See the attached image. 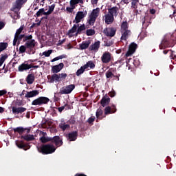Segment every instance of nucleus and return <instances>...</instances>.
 Wrapping results in <instances>:
<instances>
[{
  "mask_svg": "<svg viewBox=\"0 0 176 176\" xmlns=\"http://www.w3.org/2000/svg\"><path fill=\"white\" fill-rule=\"evenodd\" d=\"M38 151L43 155H49L56 152V147L52 144H47L38 147Z\"/></svg>",
  "mask_w": 176,
  "mask_h": 176,
  "instance_id": "f257e3e1",
  "label": "nucleus"
},
{
  "mask_svg": "<svg viewBox=\"0 0 176 176\" xmlns=\"http://www.w3.org/2000/svg\"><path fill=\"white\" fill-rule=\"evenodd\" d=\"M121 34H122V36H121L122 41H126V39H127V38L131 34L130 30H129V25L126 21L123 22L121 24Z\"/></svg>",
  "mask_w": 176,
  "mask_h": 176,
  "instance_id": "f03ea898",
  "label": "nucleus"
},
{
  "mask_svg": "<svg viewBox=\"0 0 176 176\" xmlns=\"http://www.w3.org/2000/svg\"><path fill=\"white\" fill-rule=\"evenodd\" d=\"M75 89V85L72 84L69 85L64 86L60 89L59 94H71Z\"/></svg>",
  "mask_w": 176,
  "mask_h": 176,
  "instance_id": "7ed1b4c3",
  "label": "nucleus"
},
{
  "mask_svg": "<svg viewBox=\"0 0 176 176\" xmlns=\"http://www.w3.org/2000/svg\"><path fill=\"white\" fill-rule=\"evenodd\" d=\"M67 78V74L62 73L59 74H53L50 80V83H54V82H61L63 79Z\"/></svg>",
  "mask_w": 176,
  "mask_h": 176,
  "instance_id": "20e7f679",
  "label": "nucleus"
},
{
  "mask_svg": "<svg viewBox=\"0 0 176 176\" xmlns=\"http://www.w3.org/2000/svg\"><path fill=\"white\" fill-rule=\"evenodd\" d=\"M98 14H100V9L98 8L93 10L92 12L89 16V19L88 21L90 25H93V24H94V22L96 21V19L98 17Z\"/></svg>",
  "mask_w": 176,
  "mask_h": 176,
  "instance_id": "39448f33",
  "label": "nucleus"
},
{
  "mask_svg": "<svg viewBox=\"0 0 176 176\" xmlns=\"http://www.w3.org/2000/svg\"><path fill=\"white\" fill-rule=\"evenodd\" d=\"M87 16V11H78L75 16V19L74 20L73 23H76V24H78V23H80L85 17Z\"/></svg>",
  "mask_w": 176,
  "mask_h": 176,
  "instance_id": "423d86ee",
  "label": "nucleus"
},
{
  "mask_svg": "<svg viewBox=\"0 0 176 176\" xmlns=\"http://www.w3.org/2000/svg\"><path fill=\"white\" fill-rule=\"evenodd\" d=\"M23 30H24V25H21L20 27V28H19L16 30V32L15 33L14 41H13L14 46H16V45L17 43V41H21V39H23V38L24 37V35H20V34H21V32Z\"/></svg>",
  "mask_w": 176,
  "mask_h": 176,
  "instance_id": "0eeeda50",
  "label": "nucleus"
},
{
  "mask_svg": "<svg viewBox=\"0 0 176 176\" xmlns=\"http://www.w3.org/2000/svg\"><path fill=\"white\" fill-rule=\"evenodd\" d=\"M50 100L46 97H39L32 101V104L33 105H42L43 104H47Z\"/></svg>",
  "mask_w": 176,
  "mask_h": 176,
  "instance_id": "6e6552de",
  "label": "nucleus"
},
{
  "mask_svg": "<svg viewBox=\"0 0 176 176\" xmlns=\"http://www.w3.org/2000/svg\"><path fill=\"white\" fill-rule=\"evenodd\" d=\"M25 2H27V0H16L12 8V12L20 10L21 6H23V3H25Z\"/></svg>",
  "mask_w": 176,
  "mask_h": 176,
  "instance_id": "1a4fd4ad",
  "label": "nucleus"
},
{
  "mask_svg": "<svg viewBox=\"0 0 176 176\" xmlns=\"http://www.w3.org/2000/svg\"><path fill=\"white\" fill-rule=\"evenodd\" d=\"M135 49H137V44L133 43L129 45V50L126 54V57H129V56H131V54H134V52H135Z\"/></svg>",
  "mask_w": 176,
  "mask_h": 176,
  "instance_id": "9d476101",
  "label": "nucleus"
},
{
  "mask_svg": "<svg viewBox=\"0 0 176 176\" xmlns=\"http://www.w3.org/2000/svg\"><path fill=\"white\" fill-rule=\"evenodd\" d=\"M63 68H64V63H61L57 65L53 66L52 68V72L54 74H58V72H60V71H61L63 69Z\"/></svg>",
  "mask_w": 176,
  "mask_h": 176,
  "instance_id": "9b49d317",
  "label": "nucleus"
},
{
  "mask_svg": "<svg viewBox=\"0 0 176 176\" xmlns=\"http://www.w3.org/2000/svg\"><path fill=\"white\" fill-rule=\"evenodd\" d=\"M101 60L105 64H107V63H109V61H111V53L108 52L103 53Z\"/></svg>",
  "mask_w": 176,
  "mask_h": 176,
  "instance_id": "f8f14e48",
  "label": "nucleus"
},
{
  "mask_svg": "<svg viewBox=\"0 0 176 176\" xmlns=\"http://www.w3.org/2000/svg\"><path fill=\"white\" fill-rule=\"evenodd\" d=\"M104 32L107 36H114L115 34H116V29L115 28H111L104 30Z\"/></svg>",
  "mask_w": 176,
  "mask_h": 176,
  "instance_id": "ddd939ff",
  "label": "nucleus"
},
{
  "mask_svg": "<svg viewBox=\"0 0 176 176\" xmlns=\"http://www.w3.org/2000/svg\"><path fill=\"white\" fill-rule=\"evenodd\" d=\"M103 19H104L106 24H112V23H113V16L111 15V14H106Z\"/></svg>",
  "mask_w": 176,
  "mask_h": 176,
  "instance_id": "4468645a",
  "label": "nucleus"
},
{
  "mask_svg": "<svg viewBox=\"0 0 176 176\" xmlns=\"http://www.w3.org/2000/svg\"><path fill=\"white\" fill-rule=\"evenodd\" d=\"M40 135H41L40 141H41V142H43V144L49 142V141H52V138H47V135L45 132H41Z\"/></svg>",
  "mask_w": 176,
  "mask_h": 176,
  "instance_id": "2eb2a0df",
  "label": "nucleus"
},
{
  "mask_svg": "<svg viewBox=\"0 0 176 176\" xmlns=\"http://www.w3.org/2000/svg\"><path fill=\"white\" fill-rule=\"evenodd\" d=\"M30 68H32V65L23 63L19 66L18 69L20 72H23L24 71H27V69H30Z\"/></svg>",
  "mask_w": 176,
  "mask_h": 176,
  "instance_id": "dca6fc26",
  "label": "nucleus"
},
{
  "mask_svg": "<svg viewBox=\"0 0 176 176\" xmlns=\"http://www.w3.org/2000/svg\"><path fill=\"white\" fill-rule=\"evenodd\" d=\"M39 94V91L38 90H33L31 91H28L25 94L26 98H32V97H36Z\"/></svg>",
  "mask_w": 176,
  "mask_h": 176,
  "instance_id": "f3484780",
  "label": "nucleus"
},
{
  "mask_svg": "<svg viewBox=\"0 0 176 176\" xmlns=\"http://www.w3.org/2000/svg\"><path fill=\"white\" fill-rule=\"evenodd\" d=\"M100 41H96L94 44H92L89 47V50H91L92 52H98V50L100 49Z\"/></svg>",
  "mask_w": 176,
  "mask_h": 176,
  "instance_id": "a211bd4d",
  "label": "nucleus"
},
{
  "mask_svg": "<svg viewBox=\"0 0 176 176\" xmlns=\"http://www.w3.org/2000/svg\"><path fill=\"white\" fill-rule=\"evenodd\" d=\"M27 109L25 107H12V113H23V112H25Z\"/></svg>",
  "mask_w": 176,
  "mask_h": 176,
  "instance_id": "6ab92c4d",
  "label": "nucleus"
},
{
  "mask_svg": "<svg viewBox=\"0 0 176 176\" xmlns=\"http://www.w3.org/2000/svg\"><path fill=\"white\" fill-rule=\"evenodd\" d=\"M76 30H77V26H76V25H74L72 27V28L70 30H69L68 35H69V38H71L75 35H78V31H76Z\"/></svg>",
  "mask_w": 176,
  "mask_h": 176,
  "instance_id": "aec40b11",
  "label": "nucleus"
},
{
  "mask_svg": "<svg viewBox=\"0 0 176 176\" xmlns=\"http://www.w3.org/2000/svg\"><path fill=\"white\" fill-rule=\"evenodd\" d=\"M110 101L111 99L109 98V97H108V96H105L101 100V105L102 107H107V105L109 104Z\"/></svg>",
  "mask_w": 176,
  "mask_h": 176,
  "instance_id": "412c9836",
  "label": "nucleus"
},
{
  "mask_svg": "<svg viewBox=\"0 0 176 176\" xmlns=\"http://www.w3.org/2000/svg\"><path fill=\"white\" fill-rule=\"evenodd\" d=\"M34 80H35V76H34V74H29L26 78L28 85H32Z\"/></svg>",
  "mask_w": 176,
  "mask_h": 176,
  "instance_id": "4be33fe9",
  "label": "nucleus"
},
{
  "mask_svg": "<svg viewBox=\"0 0 176 176\" xmlns=\"http://www.w3.org/2000/svg\"><path fill=\"white\" fill-rule=\"evenodd\" d=\"M53 141L56 146H61L63 145V140H60L58 136L54 137Z\"/></svg>",
  "mask_w": 176,
  "mask_h": 176,
  "instance_id": "5701e85b",
  "label": "nucleus"
},
{
  "mask_svg": "<svg viewBox=\"0 0 176 176\" xmlns=\"http://www.w3.org/2000/svg\"><path fill=\"white\" fill-rule=\"evenodd\" d=\"M53 141L56 146H61L63 145V140H60L58 136L54 137Z\"/></svg>",
  "mask_w": 176,
  "mask_h": 176,
  "instance_id": "b1692460",
  "label": "nucleus"
},
{
  "mask_svg": "<svg viewBox=\"0 0 176 176\" xmlns=\"http://www.w3.org/2000/svg\"><path fill=\"white\" fill-rule=\"evenodd\" d=\"M80 50H85V49H87L89 46H90V41H83L81 44L79 45Z\"/></svg>",
  "mask_w": 176,
  "mask_h": 176,
  "instance_id": "393cba45",
  "label": "nucleus"
},
{
  "mask_svg": "<svg viewBox=\"0 0 176 176\" xmlns=\"http://www.w3.org/2000/svg\"><path fill=\"white\" fill-rule=\"evenodd\" d=\"M25 46L28 49H32L33 47H35V40H28L25 43Z\"/></svg>",
  "mask_w": 176,
  "mask_h": 176,
  "instance_id": "a878e982",
  "label": "nucleus"
},
{
  "mask_svg": "<svg viewBox=\"0 0 176 176\" xmlns=\"http://www.w3.org/2000/svg\"><path fill=\"white\" fill-rule=\"evenodd\" d=\"M109 14H111V16H118V8L113 7L112 8L109 9Z\"/></svg>",
  "mask_w": 176,
  "mask_h": 176,
  "instance_id": "bb28decb",
  "label": "nucleus"
},
{
  "mask_svg": "<svg viewBox=\"0 0 176 176\" xmlns=\"http://www.w3.org/2000/svg\"><path fill=\"white\" fill-rule=\"evenodd\" d=\"M83 67L85 69H91V68H94L96 65H94V63L89 61Z\"/></svg>",
  "mask_w": 176,
  "mask_h": 176,
  "instance_id": "cd10ccee",
  "label": "nucleus"
},
{
  "mask_svg": "<svg viewBox=\"0 0 176 176\" xmlns=\"http://www.w3.org/2000/svg\"><path fill=\"white\" fill-rule=\"evenodd\" d=\"M70 6H74L76 8L78 3H83V0H70Z\"/></svg>",
  "mask_w": 176,
  "mask_h": 176,
  "instance_id": "c85d7f7f",
  "label": "nucleus"
},
{
  "mask_svg": "<svg viewBox=\"0 0 176 176\" xmlns=\"http://www.w3.org/2000/svg\"><path fill=\"white\" fill-rule=\"evenodd\" d=\"M22 138L25 141H34L35 140V138L34 137L33 135H26L22 136Z\"/></svg>",
  "mask_w": 176,
  "mask_h": 176,
  "instance_id": "c756f323",
  "label": "nucleus"
},
{
  "mask_svg": "<svg viewBox=\"0 0 176 176\" xmlns=\"http://www.w3.org/2000/svg\"><path fill=\"white\" fill-rule=\"evenodd\" d=\"M77 135H78V133L76 131L69 133V141H75V140H76Z\"/></svg>",
  "mask_w": 176,
  "mask_h": 176,
  "instance_id": "7c9ffc66",
  "label": "nucleus"
},
{
  "mask_svg": "<svg viewBox=\"0 0 176 176\" xmlns=\"http://www.w3.org/2000/svg\"><path fill=\"white\" fill-rule=\"evenodd\" d=\"M8 59V54H1L0 57V67H2L3 63Z\"/></svg>",
  "mask_w": 176,
  "mask_h": 176,
  "instance_id": "2f4dec72",
  "label": "nucleus"
},
{
  "mask_svg": "<svg viewBox=\"0 0 176 176\" xmlns=\"http://www.w3.org/2000/svg\"><path fill=\"white\" fill-rule=\"evenodd\" d=\"M54 8H56V4L54 3L52 4L51 6H49V10L47 12V13H45V14H47V16H49V14H52V13H53V11L54 10Z\"/></svg>",
  "mask_w": 176,
  "mask_h": 176,
  "instance_id": "473e14b6",
  "label": "nucleus"
},
{
  "mask_svg": "<svg viewBox=\"0 0 176 176\" xmlns=\"http://www.w3.org/2000/svg\"><path fill=\"white\" fill-rule=\"evenodd\" d=\"M59 127L65 131V130H67V129H69V125L68 124H65L64 122H62L59 124Z\"/></svg>",
  "mask_w": 176,
  "mask_h": 176,
  "instance_id": "72a5a7b5",
  "label": "nucleus"
},
{
  "mask_svg": "<svg viewBox=\"0 0 176 176\" xmlns=\"http://www.w3.org/2000/svg\"><path fill=\"white\" fill-rule=\"evenodd\" d=\"M47 12H45V9L41 8L36 12V16L39 17V16H41V14H43L44 16H47Z\"/></svg>",
  "mask_w": 176,
  "mask_h": 176,
  "instance_id": "f704fd0d",
  "label": "nucleus"
},
{
  "mask_svg": "<svg viewBox=\"0 0 176 176\" xmlns=\"http://www.w3.org/2000/svg\"><path fill=\"white\" fill-rule=\"evenodd\" d=\"M6 47H8L7 43H0V53L1 52H3Z\"/></svg>",
  "mask_w": 176,
  "mask_h": 176,
  "instance_id": "c9c22d12",
  "label": "nucleus"
},
{
  "mask_svg": "<svg viewBox=\"0 0 176 176\" xmlns=\"http://www.w3.org/2000/svg\"><path fill=\"white\" fill-rule=\"evenodd\" d=\"M85 69H85L84 66H82L78 70H77L76 76H79L80 75H82V74H83V72H85Z\"/></svg>",
  "mask_w": 176,
  "mask_h": 176,
  "instance_id": "e433bc0d",
  "label": "nucleus"
},
{
  "mask_svg": "<svg viewBox=\"0 0 176 176\" xmlns=\"http://www.w3.org/2000/svg\"><path fill=\"white\" fill-rule=\"evenodd\" d=\"M52 53H53V50H50L48 51L43 52L42 56H45V57H49L50 54H52Z\"/></svg>",
  "mask_w": 176,
  "mask_h": 176,
  "instance_id": "4c0bfd02",
  "label": "nucleus"
},
{
  "mask_svg": "<svg viewBox=\"0 0 176 176\" xmlns=\"http://www.w3.org/2000/svg\"><path fill=\"white\" fill-rule=\"evenodd\" d=\"M85 30H86V26L85 25V24L81 25L80 27H78V30H77V32L78 34H80L81 31H85Z\"/></svg>",
  "mask_w": 176,
  "mask_h": 176,
  "instance_id": "58836bf2",
  "label": "nucleus"
},
{
  "mask_svg": "<svg viewBox=\"0 0 176 176\" xmlns=\"http://www.w3.org/2000/svg\"><path fill=\"white\" fill-rule=\"evenodd\" d=\"M94 34H96L94 30L89 29L87 30V35L88 36H91V35H94Z\"/></svg>",
  "mask_w": 176,
  "mask_h": 176,
  "instance_id": "ea45409f",
  "label": "nucleus"
},
{
  "mask_svg": "<svg viewBox=\"0 0 176 176\" xmlns=\"http://www.w3.org/2000/svg\"><path fill=\"white\" fill-rule=\"evenodd\" d=\"M16 146H18V148H20L21 149L24 148V146H25L24 143L21 141V142H16Z\"/></svg>",
  "mask_w": 176,
  "mask_h": 176,
  "instance_id": "a19ab883",
  "label": "nucleus"
},
{
  "mask_svg": "<svg viewBox=\"0 0 176 176\" xmlns=\"http://www.w3.org/2000/svg\"><path fill=\"white\" fill-rule=\"evenodd\" d=\"M112 111L111 110V107H107L104 109V113L105 115H109V113H111Z\"/></svg>",
  "mask_w": 176,
  "mask_h": 176,
  "instance_id": "79ce46f5",
  "label": "nucleus"
},
{
  "mask_svg": "<svg viewBox=\"0 0 176 176\" xmlns=\"http://www.w3.org/2000/svg\"><path fill=\"white\" fill-rule=\"evenodd\" d=\"M140 0H133L132 1V8L133 9H137V4L138 3Z\"/></svg>",
  "mask_w": 176,
  "mask_h": 176,
  "instance_id": "37998d69",
  "label": "nucleus"
},
{
  "mask_svg": "<svg viewBox=\"0 0 176 176\" xmlns=\"http://www.w3.org/2000/svg\"><path fill=\"white\" fill-rule=\"evenodd\" d=\"M14 131L21 133L24 131V129L22 127H17L14 129Z\"/></svg>",
  "mask_w": 176,
  "mask_h": 176,
  "instance_id": "c03bdc74",
  "label": "nucleus"
},
{
  "mask_svg": "<svg viewBox=\"0 0 176 176\" xmlns=\"http://www.w3.org/2000/svg\"><path fill=\"white\" fill-rule=\"evenodd\" d=\"M25 50H27V47L25 45H21L19 47V52L21 53H25Z\"/></svg>",
  "mask_w": 176,
  "mask_h": 176,
  "instance_id": "a18cd8bd",
  "label": "nucleus"
},
{
  "mask_svg": "<svg viewBox=\"0 0 176 176\" xmlns=\"http://www.w3.org/2000/svg\"><path fill=\"white\" fill-rule=\"evenodd\" d=\"M62 58H64V56H57V57L53 58L51 60V62L54 63V61H58V60H62Z\"/></svg>",
  "mask_w": 176,
  "mask_h": 176,
  "instance_id": "49530a36",
  "label": "nucleus"
},
{
  "mask_svg": "<svg viewBox=\"0 0 176 176\" xmlns=\"http://www.w3.org/2000/svg\"><path fill=\"white\" fill-rule=\"evenodd\" d=\"M102 115V110L101 109H98L96 111V118H100Z\"/></svg>",
  "mask_w": 176,
  "mask_h": 176,
  "instance_id": "de8ad7c7",
  "label": "nucleus"
},
{
  "mask_svg": "<svg viewBox=\"0 0 176 176\" xmlns=\"http://www.w3.org/2000/svg\"><path fill=\"white\" fill-rule=\"evenodd\" d=\"M74 9H75V7L73 6H70V7L66 8V10L67 12H69V13H72V12L74 11Z\"/></svg>",
  "mask_w": 176,
  "mask_h": 176,
  "instance_id": "09e8293b",
  "label": "nucleus"
},
{
  "mask_svg": "<svg viewBox=\"0 0 176 176\" xmlns=\"http://www.w3.org/2000/svg\"><path fill=\"white\" fill-rule=\"evenodd\" d=\"M106 76L107 78H112V76H113V74L111 72H107Z\"/></svg>",
  "mask_w": 176,
  "mask_h": 176,
  "instance_id": "8fccbe9b",
  "label": "nucleus"
},
{
  "mask_svg": "<svg viewBox=\"0 0 176 176\" xmlns=\"http://www.w3.org/2000/svg\"><path fill=\"white\" fill-rule=\"evenodd\" d=\"M6 93H8V92L6 91V90H1V91H0V97H1V96H3L4 94H6Z\"/></svg>",
  "mask_w": 176,
  "mask_h": 176,
  "instance_id": "3c124183",
  "label": "nucleus"
},
{
  "mask_svg": "<svg viewBox=\"0 0 176 176\" xmlns=\"http://www.w3.org/2000/svg\"><path fill=\"white\" fill-rule=\"evenodd\" d=\"M94 120H95V118H89L88 119V122H89V123H93V122H94Z\"/></svg>",
  "mask_w": 176,
  "mask_h": 176,
  "instance_id": "603ef678",
  "label": "nucleus"
},
{
  "mask_svg": "<svg viewBox=\"0 0 176 176\" xmlns=\"http://www.w3.org/2000/svg\"><path fill=\"white\" fill-rule=\"evenodd\" d=\"M109 96H110V97H115V96H116L115 91L110 92Z\"/></svg>",
  "mask_w": 176,
  "mask_h": 176,
  "instance_id": "864d4df0",
  "label": "nucleus"
},
{
  "mask_svg": "<svg viewBox=\"0 0 176 176\" xmlns=\"http://www.w3.org/2000/svg\"><path fill=\"white\" fill-rule=\"evenodd\" d=\"M5 27V23L0 22V30H2Z\"/></svg>",
  "mask_w": 176,
  "mask_h": 176,
  "instance_id": "5fc2aeb1",
  "label": "nucleus"
},
{
  "mask_svg": "<svg viewBox=\"0 0 176 176\" xmlns=\"http://www.w3.org/2000/svg\"><path fill=\"white\" fill-rule=\"evenodd\" d=\"M150 13H151V14H155V13H156V10H155L154 9H151L150 10Z\"/></svg>",
  "mask_w": 176,
  "mask_h": 176,
  "instance_id": "6e6d98bb",
  "label": "nucleus"
},
{
  "mask_svg": "<svg viewBox=\"0 0 176 176\" xmlns=\"http://www.w3.org/2000/svg\"><path fill=\"white\" fill-rule=\"evenodd\" d=\"M26 39H29V41H31V39H32V35L27 36Z\"/></svg>",
  "mask_w": 176,
  "mask_h": 176,
  "instance_id": "4d7b16f0",
  "label": "nucleus"
},
{
  "mask_svg": "<svg viewBox=\"0 0 176 176\" xmlns=\"http://www.w3.org/2000/svg\"><path fill=\"white\" fill-rule=\"evenodd\" d=\"M58 111H59V112H63V111H64V107H59Z\"/></svg>",
  "mask_w": 176,
  "mask_h": 176,
  "instance_id": "13d9d810",
  "label": "nucleus"
},
{
  "mask_svg": "<svg viewBox=\"0 0 176 176\" xmlns=\"http://www.w3.org/2000/svg\"><path fill=\"white\" fill-rule=\"evenodd\" d=\"M14 19H20V15L19 13H16V15L14 16Z\"/></svg>",
  "mask_w": 176,
  "mask_h": 176,
  "instance_id": "bf43d9fd",
  "label": "nucleus"
},
{
  "mask_svg": "<svg viewBox=\"0 0 176 176\" xmlns=\"http://www.w3.org/2000/svg\"><path fill=\"white\" fill-rule=\"evenodd\" d=\"M32 68H39V65L32 66Z\"/></svg>",
  "mask_w": 176,
  "mask_h": 176,
  "instance_id": "052dcab7",
  "label": "nucleus"
},
{
  "mask_svg": "<svg viewBox=\"0 0 176 176\" xmlns=\"http://www.w3.org/2000/svg\"><path fill=\"white\" fill-rule=\"evenodd\" d=\"M170 57L171 58H174V57H175V54H174V52H172Z\"/></svg>",
  "mask_w": 176,
  "mask_h": 176,
  "instance_id": "680f3d73",
  "label": "nucleus"
},
{
  "mask_svg": "<svg viewBox=\"0 0 176 176\" xmlns=\"http://www.w3.org/2000/svg\"><path fill=\"white\" fill-rule=\"evenodd\" d=\"M3 108H2L1 107H0V113H2L3 112Z\"/></svg>",
  "mask_w": 176,
  "mask_h": 176,
  "instance_id": "e2e57ef3",
  "label": "nucleus"
},
{
  "mask_svg": "<svg viewBox=\"0 0 176 176\" xmlns=\"http://www.w3.org/2000/svg\"><path fill=\"white\" fill-rule=\"evenodd\" d=\"M98 0H91L92 3H97Z\"/></svg>",
  "mask_w": 176,
  "mask_h": 176,
  "instance_id": "0e129e2a",
  "label": "nucleus"
},
{
  "mask_svg": "<svg viewBox=\"0 0 176 176\" xmlns=\"http://www.w3.org/2000/svg\"><path fill=\"white\" fill-rule=\"evenodd\" d=\"M37 64H38V65H42V63L40 60L37 62Z\"/></svg>",
  "mask_w": 176,
  "mask_h": 176,
  "instance_id": "69168bd1",
  "label": "nucleus"
},
{
  "mask_svg": "<svg viewBox=\"0 0 176 176\" xmlns=\"http://www.w3.org/2000/svg\"><path fill=\"white\" fill-rule=\"evenodd\" d=\"M8 94H9L10 97H12L13 96V94L12 93L9 92Z\"/></svg>",
  "mask_w": 176,
  "mask_h": 176,
  "instance_id": "338daca9",
  "label": "nucleus"
},
{
  "mask_svg": "<svg viewBox=\"0 0 176 176\" xmlns=\"http://www.w3.org/2000/svg\"><path fill=\"white\" fill-rule=\"evenodd\" d=\"M175 13H176V10H174L173 14H175Z\"/></svg>",
  "mask_w": 176,
  "mask_h": 176,
  "instance_id": "774afa93",
  "label": "nucleus"
}]
</instances>
